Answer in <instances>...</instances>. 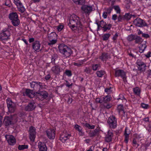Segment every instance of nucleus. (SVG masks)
<instances>
[{
	"label": "nucleus",
	"instance_id": "obj_8",
	"mask_svg": "<svg viewBox=\"0 0 151 151\" xmlns=\"http://www.w3.org/2000/svg\"><path fill=\"white\" fill-rule=\"evenodd\" d=\"M114 71V74L115 77L120 76L122 78L124 82L125 83L127 82L126 73L123 70L115 69Z\"/></svg>",
	"mask_w": 151,
	"mask_h": 151
},
{
	"label": "nucleus",
	"instance_id": "obj_39",
	"mask_svg": "<svg viewBox=\"0 0 151 151\" xmlns=\"http://www.w3.org/2000/svg\"><path fill=\"white\" fill-rule=\"evenodd\" d=\"M92 70L91 68L89 67H86L84 70V72L87 74H91Z\"/></svg>",
	"mask_w": 151,
	"mask_h": 151
},
{
	"label": "nucleus",
	"instance_id": "obj_1",
	"mask_svg": "<svg viewBox=\"0 0 151 151\" xmlns=\"http://www.w3.org/2000/svg\"><path fill=\"white\" fill-rule=\"evenodd\" d=\"M81 23L80 17L75 14H72L69 18L68 25L70 28L73 30V29H75V28L78 27V25L79 24H80Z\"/></svg>",
	"mask_w": 151,
	"mask_h": 151
},
{
	"label": "nucleus",
	"instance_id": "obj_12",
	"mask_svg": "<svg viewBox=\"0 0 151 151\" xmlns=\"http://www.w3.org/2000/svg\"><path fill=\"white\" fill-rule=\"evenodd\" d=\"M134 24L138 27H142L147 26V24L145 22L140 18H137L134 21Z\"/></svg>",
	"mask_w": 151,
	"mask_h": 151
},
{
	"label": "nucleus",
	"instance_id": "obj_55",
	"mask_svg": "<svg viewBox=\"0 0 151 151\" xmlns=\"http://www.w3.org/2000/svg\"><path fill=\"white\" fill-rule=\"evenodd\" d=\"M141 107L145 109H147L149 107V105L147 104H146L143 103H142L141 104Z\"/></svg>",
	"mask_w": 151,
	"mask_h": 151
},
{
	"label": "nucleus",
	"instance_id": "obj_23",
	"mask_svg": "<svg viewBox=\"0 0 151 151\" xmlns=\"http://www.w3.org/2000/svg\"><path fill=\"white\" fill-rule=\"evenodd\" d=\"M41 45L38 41H36L32 44V47L35 50L36 52H39L41 50L40 49Z\"/></svg>",
	"mask_w": 151,
	"mask_h": 151
},
{
	"label": "nucleus",
	"instance_id": "obj_5",
	"mask_svg": "<svg viewBox=\"0 0 151 151\" xmlns=\"http://www.w3.org/2000/svg\"><path fill=\"white\" fill-rule=\"evenodd\" d=\"M111 99V96L110 95H107L104 97H102L103 104H101V107L103 109H109L112 106V104L108 103Z\"/></svg>",
	"mask_w": 151,
	"mask_h": 151
},
{
	"label": "nucleus",
	"instance_id": "obj_17",
	"mask_svg": "<svg viewBox=\"0 0 151 151\" xmlns=\"http://www.w3.org/2000/svg\"><path fill=\"white\" fill-rule=\"evenodd\" d=\"M30 84L31 88H33L35 90H39L43 86L42 83L40 82L32 81Z\"/></svg>",
	"mask_w": 151,
	"mask_h": 151
},
{
	"label": "nucleus",
	"instance_id": "obj_15",
	"mask_svg": "<svg viewBox=\"0 0 151 151\" xmlns=\"http://www.w3.org/2000/svg\"><path fill=\"white\" fill-rule=\"evenodd\" d=\"M5 137L9 145H13L16 144V139L12 135L6 134L5 136Z\"/></svg>",
	"mask_w": 151,
	"mask_h": 151
},
{
	"label": "nucleus",
	"instance_id": "obj_47",
	"mask_svg": "<svg viewBox=\"0 0 151 151\" xmlns=\"http://www.w3.org/2000/svg\"><path fill=\"white\" fill-rule=\"evenodd\" d=\"M65 74L68 77H70L72 75L71 71L70 70H67L65 72Z\"/></svg>",
	"mask_w": 151,
	"mask_h": 151
},
{
	"label": "nucleus",
	"instance_id": "obj_61",
	"mask_svg": "<svg viewBox=\"0 0 151 151\" xmlns=\"http://www.w3.org/2000/svg\"><path fill=\"white\" fill-rule=\"evenodd\" d=\"M121 99L122 100H126V99L125 98L124 96L122 94H120L119 95V98L118 99V100Z\"/></svg>",
	"mask_w": 151,
	"mask_h": 151
},
{
	"label": "nucleus",
	"instance_id": "obj_40",
	"mask_svg": "<svg viewBox=\"0 0 151 151\" xmlns=\"http://www.w3.org/2000/svg\"><path fill=\"white\" fill-rule=\"evenodd\" d=\"M132 15L129 13H126L124 15V20H129L131 17Z\"/></svg>",
	"mask_w": 151,
	"mask_h": 151
},
{
	"label": "nucleus",
	"instance_id": "obj_54",
	"mask_svg": "<svg viewBox=\"0 0 151 151\" xmlns=\"http://www.w3.org/2000/svg\"><path fill=\"white\" fill-rule=\"evenodd\" d=\"M112 88L111 87L109 88H106L105 89V91L108 94L110 93L112 91V90H111Z\"/></svg>",
	"mask_w": 151,
	"mask_h": 151
},
{
	"label": "nucleus",
	"instance_id": "obj_36",
	"mask_svg": "<svg viewBox=\"0 0 151 151\" xmlns=\"http://www.w3.org/2000/svg\"><path fill=\"white\" fill-rule=\"evenodd\" d=\"M75 29H73V30L75 29H76L77 30V31L78 33L82 32L83 30V28L81 23L80 24H79V25H78V27L77 28H75Z\"/></svg>",
	"mask_w": 151,
	"mask_h": 151
},
{
	"label": "nucleus",
	"instance_id": "obj_32",
	"mask_svg": "<svg viewBox=\"0 0 151 151\" xmlns=\"http://www.w3.org/2000/svg\"><path fill=\"white\" fill-rule=\"evenodd\" d=\"M17 8L18 11L22 13H24L26 9L22 4L18 6Z\"/></svg>",
	"mask_w": 151,
	"mask_h": 151
},
{
	"label": "nucleus",
	"instance_id": "obj_10",
	"mask_svg": "<svg viewBox=\"0 0 151 151\" xmlns=\"http://www.w3.org/2000/svg\"><path fill=\"white\" fill-rule=\"evenodd\" d=\"M137 65L138 70L141 73H144L145 71L147 66L145 63L142 60L138 59L136 63Z\"/></svg>",
	"mask_w": 151,
	"mask_h": 151
},
{
	"label": "nucleus",
	"instance_id": "obj_56",
	"mask_svg": "<svg viewBox=\"0 0 151 151\" xmlns=\"http://www.w3.org/2000/svg\"><path fill=\"white\" fill-rule=\"evenodd\" d=\"M65 82V85L67 87L69 88L72 86L73 85V83H71V84H70V83H69V82L67 81H66Z\"/></svg>",
	"mask_w": 151,
	"mask_h": 151
},
{
	"label": "nucleus",
	"instance_id": "obj_31",
	"mask_svg": "<svg viewBox=\"0 0 151 151\" xmlns=\"http://www.w3.org/2000/svg\"><path fill=\"white\" fill-rule=\"evenodd\" d=\"M105 73V71L102 70L97 71L96 73L97 76L99 78L102 77Z\"/></svg>",
	"mask_w": 151,
	"mask_h": 151
},
{
	"label": "nucleus",
	"instance_id": "obj_18",
	"mask_svg": "<svg viewBox=\"0 0 151 151\" xmlns=\"http://www.w3.org/2000/svg\"><path fill=\"white\" fill-rule=\"evenodd\" d=\"M56 34L55 32H52L48 35L49 42H47V44L51 46L57 42V40L54 39L53 36H56Z\"/></svg>",
	"mask_w": 151,
	"mask_h": 151
},
{
	"label": "nucleus",
	"instance_id": "obj_34",
	"mask_svg": "<svg viewBox=\"0 0 151 151\" xmlns=\"http://www.w3.org/2000/svg\"><path fill=\"white\" fill-rule=\"evenodd\" d=\"M58 58V55L56 54H54L52 57L51 63L55 65V61Z\"/></svg>",
	"mask_w": 151,
	"mask_h": 151
},
{
	"label": "nucleus",
	"instance_id": "obj_58",
	"mask_svg": "<svg viewBox=\"0 0 151 151\" xmlns=\"http://www.w3.org/2000/svg\"><path fill=\"white\" fill-rule=\"evenodd\" d=\"M142 37L146 38H150V36L147 34L143 33L142 35Z\"/></svg>",
	"mask_w": 151,
	"mask_h": 151
},
{
	"label": "nucleus",
	"instance_id": "obj_13",
	"mask_svg": "<svg viewBox=\"0 0 151 151\" xmlns=\"http://www.w3.org/2000/svg\"><path fill=\"white\" fill-rule=\"evenodd\" d=\"M82 12L83 13L89 14L93 10L92 6L84 5L81 7Z\"/></svg>",
	"mask_w": 151,
	"mask_h": 151
},
{
	"label": "nucleus",
	"instance_id": "obj_43",
	"mask_svg": "<svg viewBox=\"0 0 151 151\" xmlns=\"http://www.w3.org/2000/svg\"><path fill=\"white\" fill-rule=\"evenodd\" d=\"M83 61H78L76 63H74L73 65L75 66H76L78 67H80L83 64Z\"/></svg>",
	"mask_w": 151,
	"mask_h": 151
},
{
	"label": "nucleus",
	"instance_id": "obj_44",
	"mask_svg": "<svg viewBox=\"0 0 151 151\" xmlns=\"http://www.w3.org/2000/svg\"><path fill=\"white\" fill-rule=\"evenodd\" d=\"M117 110L119 114H120L121 112L123 111V106L121 104L117 106Z\"/></svg>",
	"mask_w": 151,
	"mask_h": 151
},
{
	"label": "nucleus",
	"instance_id": "obj_51",
	"mask_svg": "<svg viewBox=\"0 0 151 151\" xmlns=\"http://www.w3.org/2000/svg\"><path fill=\"white\" fill-rule=\"evenodd\" d=\"M14 2L17 7L22 4L19 0H14Z\"/></svg>",
	"mask_w": 151,
	"mask_h": 151
},
{
	"label": "nucleus",
	"instance_id": "obj_6",
	"mask_svg": "<svg viewBox=\"0 0 151 151\" xmlns=\"http://www.w3.org/2000/svg\"><path fill=\"white\" fill-rule=\"evenodd\" d=\"M7 107L8 109V114H9L8 113H13L15 111L16 108V104L14 102H13L11 99L8 98L6 99Z\"/></svg>",
	"mask_w": 151,
	"mask_h": 151
},
{
	"label": "nucleus",
	"instance_id": "obj_26",
	"mask_svg": "<svg viewBox=\"0 0 151 151\" xmlns=\"http://www.w3.org/2000/svg\"><path fill=\"white\" fill-rule=\"evenodd\" d=\"M111 58L110 55L108 53L103 52L99 57V59L102 61H106L109 58Z\"/></svg>",
	"mask_w": 151,
	"mask_h": 151
},
{
	"label": "nucleus",
	"instance_id": "obj_28",
	"mask_svg": "<svg viewBox=\"0 0 151 151\" xmlns=\"http://www.w3.org/2000/svg\"><path fill=\"white\" fill-rule=\"evenodd\" d=\"M127 128L126 127L124 131V142L126 143L127 144L128 143L129 139V134L130 132H127Z\"/></svg>",
	"mask_w": 151,
	"mask_h": 151
},
{
	"label": "nucleus",
	"instance_id": "obj_7",
	"mask_svg": "<svg viewBox=\"0 0 151 151\" xmlns=\"http://www.w3.org/2000/svg\"><path fill=\"white\" fill-rule=\"evenodd\" d=\"M95 24L97 25L98 27H100L103 28V31L104 32L110 30L112 27L111 24H108L106 23V22L103 20H101L99 22L98 20H96Z\"/></svg>",
	"mask_w": 151,
	"mask_h": 151
},
{
	"label": "nucleus",
	"instance_id": "obj_9",
	"mask_svg": "<svg viewBox=\"0 0 151 151\" xmlns=\"http://www.w3.org/2000/svg\"><path fill=\"white\" fill-rule=\"evenodd\" d=\"M107 123L110 128L114 129L117 125V119L114 115L110 116L108 119Z\"/></svg>",
	"mask_w": 151,
	"mask_h": 151
},
{
	"label": "nucleus",
	"instance_id": "obj_38",
	"mask_svg": "<svg viewBox=\"0 0 151 151\" xmlns=\"http://www.w3.org/2000/svg\"><path fill=\"white\" fill-rule=\"evenodd\" d=\"M28 147V146L27 145H19L18 147V149L19 150H22L24 149H27Z\"/></svg>",
	"mask_w": 151,
	"mask_h": 151
},
{
	"label": "nucleus",
	"instance_id": "obj_27",
	"mask_svg": "<svg viewBox=\"0 0 151 151\" xmlns=\"http://www.w3.org/2000/svg\"><path fill=\"white\" fill-rule=\"evenodd\" d=\"M23 95L24 96H26L30 98H33L34 96L33 90L29 89H26L25 92L23 93Z\"/></svg>",
	"mask_w": 151,
	"mask_h": 151
},
{
	"label": "nucleus",
	"instance_id": "obj_49",
	"mask_svg": "<svg viewBox=\"0 0 151 151\" xmlns=\"http://www.w3.org/2000/svg\"><path fill=\"white\" fill-rule=\"evenodd\" d=\"M96 101L97 103H99L103 104L102 97H101L100 98H97L96 99Z\"/></svg>",
	"mask_w": 151,
	"mask_h": 151
},
{
	"label": "nucleus",
	"instance_id": "obj_30",
	"mask_svg": "<svg viewBox=\"0 0 151 151\" xmlns=\"http://www.w3.org/2000/svg\"><path fill=\"white\" fill-rule=\"evenodd\" d=\"M134 93L136 95L139 96L141 93V90L138 87L134 88L133 89Z\"/></svg>",
	"mask_w": 151,
	"mask_h": 151
},
{
	"label": "nucleus",
	"instance_id": "obj_2",
	"mask_svg": "<svg viewBox=\"0 0 151 151\" xmlns=\"http://www.w3.org/2000/svg\"><path fill=\"white\" fill-rule=\"evenodd\" d=\"M58 47L59 52L64 57H69L73 54L71 49L65 44H61Z\"/></svg>",
	"mask_w": 151,
	"mask_h": 151
},
{
	"label": "nucleus",
	"instance_id": "obj_22",
	"mask_svg": "<svg viewBox=\"0 0 151 151\" xmlns=\"http://www.w3.org/2000/svg\"><path fill=\"white\" fill-rule=\"evenodd\" d=\"M51 70L53 73L56 75L59 74L62 71V69L59 65H56L54 66L51 68Z\"/></svg>",
	"mask_w": 151,
	"mask_h": 151
},
{
	"label": "nucleus",
	"instance_id": "obj_64",
	"mask_svg": "<svg viewBox=\"0 0 151 151\" xmlns=\"http://www.w3.org/2000/svg\"><path fill=\"white\" fill-rule=\"evenodd\" d=\"M51 76L50 74H48L47 75L45 78V80H49L51 78Z\"/></svg>",
	"mask_w": 151,
	"mask_h": 151
},
{
	"label": "nucleus",
	"instance_id": "obj_52",
	"mask_svg": "<svg viewBox=\"0 0 151 151\" xmlns=\"http://www.w3.org/2000/svg\"><path fill=\"white\" fill-rule=\"evenodd\" d=\"M115 10L116 11L117 13H119L120 12V9L118 6H115L114 7Z\"/></svg>",
	"mask_w": 151,
	"mask_h": 151
},
{
	"label": "nucleus",
	"instance_id": "obj_35",
	"mask_svg": "<svg viewBox=\"0 0 151 151\" xmlns=\"http://www.w3.org/2000/svg\"><path fill=\"white\" fill-rule=\"evenodd\" d=\"M111 36V34L109 33H106L104 34L102 36V40L104 41H106L108 40Z\"/></svg>",
	"mask_w": 151,
	"mask_h": 151
},
{
	"label": "nucleus",
	"instance_id": "obj_20",
	"mask_svg": "<svg viewBox=\"0 0 151 151\" xmlns=\"http://www.w3.org/2000/svg\"><path fill=\"white\" fill-rule=\"evenodd\" d=\"M36 107L35 103L34 102H30L24 107V110L26 111H31L34 110Z\"/></svg>",
	"mask_w": 151,
	"mask_h": 151
},
{
	"label": "nucleus",
	"instance_id": "obj_45",
	"mask_svg": "<svg viewBox=\"0 0 151 151\" xmlns=\"http://www.w3.org/2000/svg\"><path fill=\"white\" fill-rule=\"evenodd\" d=\"M132 145L134 147H136V148H137L139 146V145L137 143L136 139H133Z\"/></svg>",
	"mask_w": 151,
	"mask_h": 151
},
{
	"label": "nucleus",
	"instance_id": "obj_37",
	"mask_svg": "<svg viewBox=\"0 0 151 151\" xmlns=\"http://www.w3.org/2000/svg\"><path fill=\"white\" fill-rule=\"evenodd\" d=\"M135 35L131 34L129 35L127 37V40L129 41H132L135 39Z\"/></svg>",
	"mask_w": 151,
	"mask_h": 151
},
{
	"label": "nucleus",
	"instance_id": "obj_42",
	"mask_svg": "<svg viewBox=\"0 0 151 151\" xmlns=\"http://www.w3.org/2000/svg\"><path fill=\"white\" fill-rule=\"evenodd\" d=\"M100 67V65L99 64H93L92 66V68L93 70H97L99 67Z\"/></svg>",
	"mask_w": 151,
	"mask_h": 151
},
{
	"label": "nucleus",
	"instance_id": "obj_50",
	"mask_svg": "<svg viewBox=\"0 0 151 151\" xmlns=\"http://www.w3.org/2000/svg\"><path fill=\"white\" fill-rule=\"evenodd\" d=\"M117 19L118 22H121L122 21L124 20V15H119Z\"/></svg>",
	"mask_w": 151,
	"mask_h": 151
},
{
	"label": "nucleus",
	"instance_id": "obj_16",
	"mask_svg": "<svg viewBox=\"0 0 151 151\" xmlns=\"http://www.w3.org/2000/svg\"><path fill=\"white\" fill-rule=\"evenodd\" d=\"M36 96L39 99L42 100L48 97V94L46 91H41L37 92Z\"/></svg>",
	"mask_w": 151,
	"mask_h": 151
},
{
	"label": "nucleus",
	"instance_id": "obj_24",
	"mask_svg": "<svg viewBox=\"0 0 151 151\" xmlns=\"http://www.w3.org/2000/svg\"><path fill=\"white\" fill-rule=\"evenodd\" d=\"M71 136L70 134L66 133L63 132L60 136V139L63 142H65L66 140Z\"/></svg>",
	"mask_w": 151,
	"mask_h": 151
},
{
	"label": "nucleus",
	"instance_id": "obj_25",
	"mask_svg": "<svg viewBox=\"0 0 151 151\" xmlns=\"http://www.w3.org/2000/svg\"><path fill=\"white\" fill-rule=\"evenodd\" d=\"M38 147L39 151H47V147L45 143L44 142H40L38 144Z\"/></svg>",
	"mask_w": 151,
	"mask_h": 151
},
{
	"label": "nucleus",
	"instance_id": "obj_21",
	"mask_svg": "<svg viewBox=\"0 0 151 151\" xmlns=\"http://www.w3.org/2000/svg\"><path fill=\"white\" fill-rule=\"evenodd\" d=\"M112 130H109L108 131L107 134L105 137V140L107 142L112 141V138L113 137V133Z\"/></svg>",
	"mask_w": 151,
	"mask_h": 151
},
{
	"label": "nucleus",
	"instance_id": "obj_4",
	"mask_svg": "<svg viewBox=\"0 0 151 151\" xmlns=\"http://www.w3.org/2000/svg\"><path fill=\"white\" fill-rule=\"evenodd\" d=\"M11 29L9 27L5 28L0 33V41L3 42L7 40L10 36Z\"/></svg>",
	"mask_w": 151,
	"mask_h": 151
},
{
	"label": "nucleus",
	"instance_id": "obj_33",
	"mask_svg": "<svg viewBox=\"0 0 151 151\" xmlns=\"http://www.w3.org/2000/svg\"><path fill=\"white\" fill-rule=\"evenodd\" d=\"M134 40L135 41V43L136 44H139L142 41V38L140 37L137 35H135Z\"/></svg>",
	"mask_w": 151,
	"mask_h": 151
},
{
	"label": "nucleus",
	"instance_id": "obj_57",
	"mask_svg": "<svg viewBox=\"0 0 151 151\" xmlns=\"http://www.w3.org/2000/svg\"><path fill=\"white\" fill-rule=\"evenodd\" d=\"M112 8H111V7H109L108 8H107V9L106 10V12H106V13L107 14H109L111 11L112 10Z\"/></svg>",
	"mask_w": 151,
	"mask_h": 151
},
{
	"label": "nucleus",
	"instance_id": "obj_48",
	"mask_svg": "<svg viewBox=\"0 0 151 151\" xmlns=\"http://www.w3.org/2000/svg\"><path fill=\"white\" fill-rule=\"evenodd\" d=\"M146 43L147 42L146 41H145L144 43L141 44L140 46L139 47L140 48V49H142L145 48V50L147 47V45L146 44Z\"/></svg>",
	"mask_w": 151,
	"mask_h": 151
},
{
	"label": "nucleus",
	"instance_id": "obj_60",
	"mask_svg": "<svg viewBox=\"0 0 151 151\" xmlns=\"http://www.w3.org/2000/svg\"><path fill=\"white\" fill-rule=\"evenodd\" d=\"M63 26L62 25H59L57 28V29L58 31H60L63 29Z\"/></svg>",
	"mask_w": 151,
	"mask_h": 151
},
{
	"label": "nucleus",
	"instance_id": "obj_53",
	"mask_svg": "<svg viewBox=\"0 0 151 151\" xmlns=\"http://www.w3.org/2000/svg\"><path fill=\"white\" fill-rule=\"evenodd\" d=\"M74 128L76 130H78V132H80L82 130L81 127L77 124L75 125Z\"/></svg>",
	"mask_w": 151,
	"mask_h": 151
},
{
	"label": "nucleus",
	"instance_id": "obj_41",
	"mask_svg": "<svg viewBox=\"0 0 151 151\" xmlns=\"http://www.w3.org/2000/svg\"><path fill=\"white\" fill-rule=\"evenodd\" d=\"M76 4L79 5H82L84 4L83 0H72Z\"/></svg>",
	"mask_w": 151,
	"mask_h": 151
},
{
	"label": "nucleus",
	"instance_id": "obj_46",
	"mask_svg": "<svg viewBox=\"0 0 151 151\" xmlns=\"http://www.w3.org/2000/svg\"><path fill=\"white\" fill-rule=\"evenodd\" d=\"M141 151H145L147 150V146L145 144H142L140 148Z\"/></svg>",
	"mask_w": 151,
	"mask_h": 151
},
{
	"label": "nucleus",
	"instance_id": "obj_29",
	"mask_svg": "<svg viewBox=\"0 0 151 151\" xmlns=\"http://www.w3.org/2000/svg\"><path fill=\"white\" fill-rule=\"evenodd\" d=\"M99 129H96L93 131L89 133V135L90 137H93L99 134Z\"/></svg>",
	"mask_w": 151,
	"mask_h": 151
},
{
	"label": "nucleus",
	"instance_id": "obj_63",
	"mask_svg": "<svg viewBox=\"0 0 151 151\" xmlns=\"http://www.w3.org/2000/svg\"><path fill=\"white\" fill-rule=\"evenodd\" d=\"M129 55L132 58H136V55L132 54L131 52L129 53Z\"/></svg>",
	"mask_w": 151,
	"mask_h": 151
},
{
	"label": "nucleus",
	"instance_id": "obj_59",
	"mask_svg": "<svg viewBox=\"0 0 151 151\" xmlns=\"http://www.w3.org/2000/svg\"><path fill=\"white\" fill-rule=\"evenodd\" d=\"M118 36V34L117 32H116L112 38V39L114 41H115L116 40Z\"/></svg>",
	"mask_w": 151,
	"mask_h": 151
},
{
	"label": "nucleus",
	"instance_id": "obj_62",
	"mask_svg": "<svg viewBox=\"0 0 151 151\" xmlns=\"http://www.w3.org/2000/svg\"><path fill=\"white\" fill-rule=\"evenodd\" d=\"M117 17V15L116 14H114L112 15V19L113 20L115 21L116 20Z\"/></svg>",
	"mask_w": 151,
	"mask_h": 151
},
{
	"label": "nucleus",
	"instance_id": "obj_14",
	"mask_svg": "<svg viewBox=\"0 0 151 151\" xmlns=\"http://www.w3.org/2000/svg\"><path fill=\"white\" fill-rule=\"evenodd\" d=\"M36 129L34 127L31 126L29 128V138L31 141H35L36 135Z\"/></svg>",
	"mask_w": 151,
	"mask_h": 151
},
{
	"label": "nucleus",
	"instance_id": "obj_3",
	"mask_svg": "<svg viewBox=\"0 0 151 151\" xmlns=\"http://www.w3.org/2000/svg\"><path fill=\"white\" fill-rule=\"evenodd\" d=\"M8 17L11 20V22L14 27L18 26L20 23L17 14L16 12H12L9 13Z\"/></svg>",
	"mask_w": 151,
	"mask_h": 151
},
{
	"label": "nucleus",
	"instance_id": "obj_19",
	"mask_svg": "<svg viewBox=\"0 0 151 151\" xmlns=\"http://www.w3.org/2000/svg\"><path fill=\"white\" fill-rule=\"evenodd\" d=\"M46 135L50 139H55V131L53 129H48L46 131Z\"/></svg>",
	"mask_w": 151,
	"mask_h": 151
},
{
	"label": "nucleus",
	"instance_id": "obj_11",
	"mask_svg": "<svg viewBox=\"0 0 151 151\" xmlns=\"http://www.w3.org/2000/svg\"><path fill=\"white\" fill-rule=\"evenodd\" d=\"M14 115L10 116H6L4 119V123L6 126L12 125L14 124L16 122V120L13 119Z\"/></svg>",
	"mask_w": 151,
	"mask_h": 151
}]
</instances>
